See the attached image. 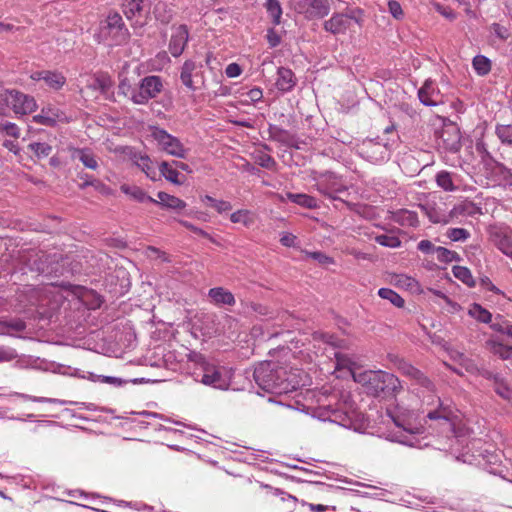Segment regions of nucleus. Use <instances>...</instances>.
<instances>
[{
	"label": "nucleus",
	"instance_id": "obj_32",
	"mask_svg": "<svg viewBox=\"0 0 512 512\" xmlns=\"http://www.w3.org/2000/svg\"><path fill=\"white\" fill-rule=\"evenodd\" d=\"M468 313L471 317L483 323H489L492 319L491 313L476 303L471 305Z\"/></svg>",
	"mask_w": 512,
	"mask_h": 512
},
{
	"label": "nucleus",
	"instance_id": "obj_41",
	"mask_svg": "<svg viewBox=\"0 0 512 512\" xmlns=\"http://www.w3.org/2000/svg\"><path fill=\"white\" fill-rule=\"evenodd\" d=\"M28 148L38 157H47L52 152L51 145L47 143L34 142L28 145Z\"/></svg>",
	"mask_w": 512,
	"mask_h": 512
},
{
	"label": "nucleus",
	"instance_id": "obj_19",
	"mask_svg": "<svg viewBox=\"0 0 512 512\" xmlns=\"http://www.w3.org/2000/svg\"><path fill=\"white\" fill-rule=\"evenodd\" d=\"M276 87L282 92L291 91L296 85V77L292 70L280 67L277 71Z\"/></svg>",
	"mask_w": 512,
	"mask_h": 512
},
{
	"label": "nucleus",
	"instance_id": "obj_60",
	"mask_svg": "<svg viewBox=\"0 0 512 512\" xmlns=\"http://www.w3.org/2000/svg\"><path fill=\"white\" fill-rule=\"evenodd\" d=\"M225 73L229 78L238 77L242 73L241 67L237 63H230L226 69Z\"/></svg>",
	"mask_w": 512,
	"mask_h": 512
},
{
	"label": "nucleus",
	"instance_id": "obj_40",
	"mask_svg": "<svg viewBox=\"0 0 512 512\" xmlns=\"http://www.w3.org/2000/svg\"><path fill=\"white\" fill-rule=\"evenodd\" d=\"M495 132L503 144L512 147V125H497Z\"/></svg>",
	"mask_w": 512,
	"mask_h": 512
},
{
	"label": "nucleus",
	"instance_id": "obj_33",
	"mask_svg": "<svg viewBox=\"0 0 512 512\" xmlns=\"http://www.w3.org/2000/svg\"><path fill=\"white\" fill-rule=\"evenodd\" d=\"M378 295L382 299H386V300L390 301L396 307L401 308L404 306V303H405L404 299L398 293L393 291L392 289L381 288L378 291Z\"/></svg>",
	"mask_w": 512,
	"mask_h": 512
},
{
	"label": "nucleus",
	"instance_id": "obj_59",
	"mask_svg": "<svg viewBox=\"0 0 512 512\" xmlns=\"http://www.w3.org/2000/svg\"><path fill=\"white\" fill-rule=\"evenodd\" d=\"M393 422L395 425L399 428H402L405 432H408L410 434L418 433L419 428L411 427L410 425H406L405 421L401 420L399 417L391 416Z\"/></svg>",
	"mask_w": 512,
	"mask_h": 512
},
{
	"label": "nucleus",
	"instance_id": "obj_64",
	"mask_svg": "<svg viewBox=\"0 0 512 512\" xmlns=\"http://www.w3.org/2000/svg\"><path fill=\"white\" fill-rule=\"evenodd\" d=\"M481 284H482L483 287H485L489 291H492V292H495V293H499L500 292L499 289L496 288V286L487 277L483 278L481 280Z\"/></svg>",
	"mask_w": 512,
	"mask_h": 512
},
{
	"label": "nucleus",
	"instance_id": "obj_39",
	"mask_svg": "<svg viewBox=\"0 0 512 512\" xmlns=\"http://www.w3.org/2000/svg\"><path fill=\"white\" fill-rule=\"evenodd\" d=\"M435 398H436V402L439 404V409H437L435 411L428 412L427 417L431 420H438V419L448 420L451 415V411L447 407H444L442 405L439 397H435ZM434 400L435 399L433 398L431 401V404L434 403Z\"/></svg>",
	"mask_w": 512,
	"mask_h": 512
},
{
	"label": "nucleus",
	"instance_id": "obj_55",
	"mask_svg": "<svg viewBox=\"0 0 512 512\" xmlns=\"http://www.w3.org/2000/svg\"><path fill=\"white\" fill-rule=\"evenodd\" d=\"M17 358V353L12 348L0 347V362H9Z\"/></svg>",
	"mask_w": 512,
	"mask_h": 512
},
{
	"label": "nucleus",
	"instance_id": "obj_57",
	"mask_svg": "<svg viewBox=\"0 0 512 512\" xmlns=\"http://www.w3.org/2000/svg\"><path fill=\"white\" fill-rule=\"evenodd\" d=\"M246 97L245 102H258L263 97V92L260 88H253L249 90L247 93L243 94Z\"/></svg>",
	"mask_w": 512,
	"mask_h": 512
},
{
	"label": "nucleus",
	"instance_id": "obj_8",
	"mask_svg": "<svg viewBox=\"0 0 512 512\" xmlns=\"http://www.w3.org/2000/svg\"><path fill=\"white\" fill-rule=\"evenodd\" d=\"M359 154L372 163H381L389 156V143L365 139L358 146Z\"/></svg>",
	"mask_w": 512,
	"mask_h": 512
},
{
	"label": "nucleus",
	"instance_id": "obj_5",
	"mask_svg": "<svg viewBox=\"0 0 512 512\" xmlns=\"http://www.w3.org/2000/svg\"><path fill=\"white\" fill-rule=\"evenodd\" d=\"M151 137L161 151L177 158H186L187 149L177 137L169 134L166 130L151 127Z\"/></svg>",
	"mask_w": 512,
	"mask_h": 512
},
{
	"label": "nucleus",
	"instance_id": "obj_13",
	"mask_svg": "<svg viewBox=\"0 0 512 512\" xmlns=\"http://www.w3.org/2000/svg\"><path fill=\"white\" fill-rule=\"evenodd\" d=\"M317 190L331 199H338L336 193L346 190L345 186L338 182L337 178L331 174L324 176L317 182Z\"/></svg>",
	"mask_w": 512,
	"mask_h": 512
},
{
	"label": "nucleus",
	"instance_id": "obj_37",
	"mask_svg": "<svg viewBox=\"0 0 512 512\" xmlns=\"http://www.w3.org/2000/svg\"><path fill=\"white\" fill-rule=\"evenodd\" d=\"M472 64H473L474 69L476 70V72L479 75H486L491 70V62H490V60L487 57L483 56V55L475 56L474 59H473Z\"/></svg>",
	"mask_w": 512,
	"mask_h": 512
},
{
	"label": "nucleus",
	"instance_id": "obj_44",
	"mask_svg": "<svg viewBox=\"0 0 512 512\" xmlns=\"http://www.w3.org/2000/svg\"><path fill=\"white\" fill-rule=\"evenodd\" d=\"M454 212L465 215H474L480 212L479 208L472 202H463L454 207Z\"/></svg>",
	"mask_w": 512,
	"mask_h": 512
},
{
	"label": "nucleus",
	"instance_id": "obj_2",
	"mask_svg": "<svg viewBox=\"0 0 512 512\" xmlns=\"http://www.w3.org/2000/svg\"><path fill=\"white\" fill-rule=\"evenodd\" d=\"M355 382L366 388L368 394L380 396L381 393H395L400 389L398 378L383 371H352Z\"/></svg>",
	"mask_w": 512,
	"mask_h": 512
},
{
	"label": "nucleus",
	"instance_id": "obj_24",
	"mask_svg": "<svg viewBox=\"0 0 512 512\" xmlns=\"http://www.w3.org/2000/svg\"><path fill=\"white\" fill-rule=\"evenodd\" d=\"M485 346L489 352L498 355L503 360L512 358V346L504 345L493 339L486 341Z\"/></svg>",
	"mask_w": 512,
	"mask_h": 512
},
{
	"label": "nucleus",
	"instance_id": "obj_35",
	"mask_svg": "<svg viewBox=\"0 0 512 512\" xmlns=\"http://www.w3.org/2000/svg\"><path fill=\"white\" fill-rule=\"evenodd\" d=\"M269 133H270V136L274 140H277L279 142H282V143H285L288 145L292 144V140H293L292 135L288 131H286L278 126H275V125L270 126Z\"/></svg>",
	"mask_w": 512,
	"mask_h": 512
},
{
	"label": "nucleus",
	"instance_id": "obj_23",
	"mask_svg": "<svg viewBox=\"0 0 512 512\" xmlns=\"http://www.w3.org/2000/svg\"><path fill=\"white\" fill-rule=\"evenodd\" d=\"M157 197H158V200H156L155 203H157L163 207H166L169 209H174V210H182L186 207V203L183 200H181L173 195H170L168 193L159 192L157 194Z\"/></svg>",
	"mask_w": 512,
	"mask_h": 512
},
{
	"label": "nucleus",
	"instance_id": "obj_48",
	"mask_svg": "<svg viewBox=\"0 0 512 512\" xmlns=\"http://www.w3.org/2000/svg\"><path fill=\"white\" fill-rule=\"evenodd\" d=\"M256 162L263 168L266 169H273L276 165L275 160L266 153H260L257 158Z\"/></svg>",
	"mask_w": 512,
	"mask_h": 512
},
{
	"label": "nucleus",
	"instance_id": "obj_50",
	"mask_svg": "<svg viewBox=\"0 0 512 512\" xmlns=\"http://www.w3.org/2000/svg\"><path fill=\"white\" fill-rule=\"evenodd\" d=\"M388 9H389V12L391 13V15L395 19H397V20L402 19L404 13H403L402 7L398 1L390 0L388 2Z\"/></svg>",
	"mask_w": 512,
	"mask_h": 512
},
{
	"label": "nucleus",
	"instance_id": "obj_56",
	"mask_svg": "<svg viewBox=\"0 0 512 512\" xmlns=\"http://www.w3.org/2000/svg\"><path fill=\"white\" fill-rule=\"evenodd\" d=\"M498 248L512 259V242L509 238L503 237L498 242Z\"/></svg>",
	"mask_w": 512,
	"mask_h": 512
},
{
	"label": "nucleus",
	"instance_id": "obj_58",
	"mask_svg": "<svg viewBox=\"0 0 512 512\" xmlns=\"http://www.w3.org/2000/svg\"><path fill=\"white\" fill-rule=\"evenodd\" d=\"M297 237L292 233L285 232L281 235L280 243L285 247H295Z\"/></svg>",
	"mask_w": 512,
	"mask_h": 512
},
{
	"label": "nucleus",
	"instance_id": "obj_27",
	"mask_svg": "<svg viewBox=\"0 0 512 512\" xmlns=\"http://www.w3.org/2000/svg\"><path fill=\"white\" fill-rule=\"evenodd\" d=\"M44 75L46 76L44 80L45 84L55 91L60 90L66 83L65 76L60 72L45 71Z\"/></svg>",
	"mask_w": 512,
	"mask_h": 512
},
{
	"label": "nucleus",
	"instance_id": "obj_26",
	"mask_svg": "<svg viewBox=\"0 0 512 512\" xmlns=\"http://www.w3.org/2000/svg\"><path fill=\"white\" fill-rule=\"evenodd\" d=\"M121 191L126 195L130 196L137 202H156V199L148 196L140 187L123 184L120 187Z\"/></svg>",
	"mask_w": 512,
	"mask_h": 512
},
{
	"label": "nucleus",
	"instance_id": "obj_12",
	"mask_svg": "<svg viewBox=\"0 0 512 512\" xmlns=\"http://www.w3.org/2000/svg\"><path fill=\"white\" fill-rule=\"evenodd\" d=\"M420 101L426 106H437L442 104L443 96L432 81H426L418 91Z\"/></svg>",
	"mask_w": 512,
	"mask_h": 512
},
{
	"label": "nucleus",
	"instance_id": "obj_1",
	"mask_svg": "<svg viewBox=\"0 0 512 512\" xmlns=\"http://www.w3.org/2000/svg\"><path fill=\"white\" fill-rule=\"evenodd\" d=\"M253 376L262 390L273 394H286L299 385L285 368L272 362L258 364Z\"/></svg>",
	"mask_w": 512,
	"mask_h": 512
},
{
	"label": "nucleus",
	"instance_id": "obj_38",
	"mask_svg": "<svg viewBox=\"0 0 512 512\" xmlns=\"http://www.w3.org/2000/svg\"><path fill=\"white\" fill-rule=\"evenodd\" d=\"M118 93L133 102V95L137 93V86H133L130 80L124 77L119 82Z\"/></svg>",
	"mask_w": 512,
	"mask_h": 512
},
{
	"label": "nucleus",
	"instance_id": "obj_9",
	"mask_svg": "<svg viewBox=\"0 0 512 512\" xmlns=\"http://www.w3.org/2000/svg\"><path fill=\"white\" fill-rule=\"evenodd\" d=\"M352 21H355L358 25L362 24L361 17L353 14L334 13L323 23V28L333 35L345 34L350 29Z\"/></svg>",
	"mask_w": 512,
	"mask_h": 512
},
{
	"label": "nucleus",
	"instance_id": "obj_45",
	"mask_svg": "<svg viewBox=\"0 0 512 512\" xmlns=\"http://www.w3.org/2000/svg\"><path fill=\"white\" fill-rule=\"evenodd\" d=\"M436 181L438 186H440L446 191H452L454 189L451 176L448 172L442 171L438 173L436 176Z\"/></svg>",
	"mask_w": 512,
	"mask_h": 512
},
{
	"label": "nucleus",
	"instance_id": "obj_10",
	"mask_svg": "<svg viewBox=\"0 0 512 512\" xmlns=\"http://www.w3.org/2000/svg\"><path fill=\"white\" fill-rule=\"evenodd\" d=\"M180 79L184 86L195 91L197 87L194 85V79L204 84L202 64H197L193 60H186L181 68Z\"/></svg>",
	"mask_w": 512,
	"mask_h": 512
},
{
	"label": "nucleus",
	"instance_id": "obj_63",
	"mask_svg": "<svg viewBox=\"0 0 512 512\" xmlns=\"http://www.w3.org/2000/svg\"><path fill=\"white\" fill-rule=\"evenodd\" d=\"M267 39L270 46L275 47L280 43V37L274 30H269L267 34Z\"/></svg>",
	"mask_w": 512,
	"mask_h": 512
},
{
	"label": "nucleus",
	"instance_id": "obj_47",
	"mask_svg": "<svg viewBox=\"0 0 512 512\" xmlns=\"http://www.w3.org/2000/svg\"><path fill=\"white\" fill-rule=\"evenodd\" d=\"M0 131L14 138H19L20 136V129L12 122H4L0 124Z\"/></svg>",
	"mask_w": 512,
	"mask_h": 512
},
{
	"label": "nucleus",
	"instance_id": "obj_51",
	"mask_svg": "<svg viewBox=\"0 0 512 512\" xmlns=\"http://www.w3.org/2000/svg\"><path fill=\"white\" fill-rule=\"evenodd\" d=\"M335 357H336V362H337L336 368L337 369L347 368L349 370L350 374L352 375V371H355L353 369L354 363L351 362L344 355L336 354Z\"/></svg>",
	"mask_w": 512,
	"mask_h": 512
},
{
	"label": "nucleus",
	"instance_id": "obj_61",
	"mask_svg": "<svg viewBox=\"0 0 512 512\" xmlns=\"http://www.w3.org/2000/svg\"><path fill=\"white\" fill-rule=\"evenodd\" d=\"M212 207H214L218 213H223L232 209L230 202L224 200H217Z\"/></svg>",
	"mask_w": 512,
	"mask_h": 512
},
{
	"label": "nucleus",
	"instance_id": "obj_54",
	"mask_svg": "<svg viewBox=\"0 0 512 512\" xmlns=\"http://www.w3.org/2000/svg\"><path fill=\"white\" fill-rule=\"evenodd\" d=\"M438 258L442 261L451 262L457 258V253L443 247L437 248Z\"/></svg>",
	"mask_w": 512,
	"mask_h": 512
},
{
	"label": "nucleus",
	"instance_id": "obj_15",
	"mask_svg": "<svg viewBox=\"0 0 512 512\" xmlns=\"http://www.w3.org/2000/svg\"><path fill=\"white\" fill-rule=\"evenodd\" d=\"M188 34V29L185 25H180L173 30L169 51L174 57L180 56L184 51L188 41Z\"/></svg>",
	"mask_w": 512,
	"mask_h": 512
},
{
	"label": "nucleus",
	"instance_id": "obj_31",
	"mask_svg": "<svg viewBox=\"0 0 512 512\" xmlns=\"http://www.w3.org/2000/svg\"><path fill=\"white\" fill-rule=\"evenodd\" d=\"M230 220H231L232 223H235V224L236 223H241L245 227H249L254 222L252 213L249 210H246V209H242V210H238V211L233 212L230 215Z\"/></svg>",
	"mask_w": 512,
	"mask_h": 512
},
{
	"label": "nucleus",
	"instance_id": "obj_6",
	"mask_svg": "<svg viewBox=\"0 0 512 512\" xmlns=\"http://www.w3.org/2000/svg\"><path fill=\"white\" fill-rule=\"evenodd\" d=\"M164 89L163 80L159 76L150 75L142 78L137 85V93L133 95V103L146 105L150 99L156 98Z\"/></svg>",
	"mask_w": 512,
	"mask_h": 512
},
{
	"label": "nucleus",
	"instance_id": "obj_7",
	"mask_svg": "<svg viewBox=\"0 0 512 512\" xmlns=\"http://www.w3.org/2000/svg\"><path fill=\"white\" fill-rule=\"evenodd\" d=\"M293 9L307 20L321 19L330 12L329 0H292Z\"/></svg>",
	"mask_w": 512,
	"mask_h": 512
},
{
	"label": "nucleus",
	"instance_id": "obj_14",
	"mask_svg": "<svg viewBox=\"0 0 512 512\" xmlns=\"http://www.w3.org/2000/svg\"><path fill=\"white\" fill-rule=\"evenodd\" d=\"M65 114L54 106L42 108L41 112L33 116V121L45 126H54L57 122L65 121Z\"/></svg>",
	"mask_w": 512,
	"mask_h": 512
},
{
	"label": "nucleus",
	"instance_id": "obj_28",
	"mask_svg": "<svg viewBox=\"0 0 512 512\" xmlns=\"http://www.w3.org/2000/svg\"><path fill=\"white\" fill-rule=\"evenodd\" d=\"M287 198L300 206H303L305 208L314 209L318 207L317 200L306 194H298V193H288Z\"/></svg>",
	"mask_w": 512,
	"mask_h": 512
},
{
	"label": "nucleus",
	"instance_id": "obj_16",
	"mask_svg": "<svg viewBox=\"0 0 512 512\" xmlns=\"http://www.w3.org/2000/svg\"><path fill=\"white\" fill-rule=\"evenodd\" d=\"M201 381L205 385L213 386L218 389H226L228 387V382L225 379L222 370L214 366H208L205 368Z\"/></svg>",
	"mask_w": 512,
	"mask_h": 512
},
{
	"label": "nucleus",
	"instance_id": "obj_30",
	"mask_svg": "<svg viewBox=\"0 0 512 512\" xmlns=\"http://www.w3.org/2000/svg\"><path fill=\"white\" fill-rule=\"evenodd\" d=\"M493 389L501 398L505 400L512 399V388L502 376L500 378H495Z\"/></svg>",
	"mask_w": 512,
	"mask_h": 512
},
{
	"label": "nucleus",
	"instance_id": "obj_20",
	"mask_svg": "<svg viewBox=\"0 0 512 512\" xmlns=\"http://www.w3.org/2000/svg\"><path fill=\"white\" fill-rule=\"evenodd\" d=\"M208 296L216 305L233 306L235 304L234 295L223 287L211 288L208 291Z\"/></svg>",
	"mask_w": 512,
	"mask_h": 512
},
{
	"label": "nucleus",
	"instance_id": "obj_52",
	"mask_svg": "<svg viewBox=\"0 0 512 512\" xmlns=\"http://www.w3.org/2000/svg\"><path fill=\"white\" fill-rule=\"evenodd\" d=\"M179 222L181 225H183L185 228L189 229L190 231L194 232L195 234L202 236L204 238H207L210 241L214 242L213 238L207 232L202 230L201 228L193 225L192 223H190L188 221L180 220Z\"/></svg>",
	"mask_w": 512,
	"mask_h": 512
},
{
	"label": "nucleus",
	"instance_id": "obj_62",
	"mask_svg": "<svg viewBox=\"0 0 512 512\" xmlns=\"http://www.w3.org/2000/svg\"><path fill=\"white\" fill-rule=\"evenodd\" d=\"M435 8L440 14H442L444 17L450 20H453L455 18V13L450 8L443 7L440 4H436Z\"/></svg>",
	"mask_w": 512,
	"mask_h": 512
},
{
	"label": "nucleus",
	"instance_id": "obj_34",
	"mask_svg": "<svg viewBox=\"0 0 512 512\" xmlns=\"http://www.w3.org/2000/svg\"><path fill=\"white\" fill-rule=\"evenodd\" d=\"M453 275L469 287L475 286V281L470 270L463 266H454Z\"/></svg>",
	"mask_w": 512,
	"mask_h": 512
},
{
	"label": "nucleus",
	"instance_id": "obj_18",
	"mask_svg": "<svg viewBox=\"0 0 512 512\" xmlns=\"http://www.w3.org/2000/svg\"><path fill=\"white\" fill-rule=\"evenodd\" d=\"M142 2L143 0H125L122 5L123 13L127 19L135 20V24L140 26L143 25V22L140 20L143 11Z\"/></svg>",
	"mask_w": 512,
	"mask_h": 512
},
{
	"label": "nucleus",
	"instance_id": "obj_36",
	"mask_svg": "<svg viewBox=\"0 0 512 512\" xmlns=\"http://www.w3.org/2000/svg\"><path fill=\"white\" fill-rule=\"evenodd\" d=\"M137 167H139L151 180H156V171L153 166V162L148 156H140L136 161Z\"/></svg>",
	"mask_w": 512,
	"mask_h": 512
},
{
	"label": "nucleus",
	"instance_id": "obj_49",
	"mask_svg": "<svg viewBox=\"0 0 512 512\" xmlns=\"http://www.w3.org/2000/svg\"><path fill=\"white\" fill-rule=\"evenodd\" d=\"M396 284L402 287H406L407 289L413 290L417 287V281L406 275H397L396 276Z\"/></svg>",
	"mask_w": 512,
	"mask_h": 512
},
{
	"label": "nucleus",
	"instance_id": "obj_29",
	"mask_svg": "<svg viewBox=\"0 0 512 512\" xmlns=\"http://www.w3.org/2000/svg\"><path fill=\"white\" fill-rule=\"evenodd\" d=\"M267 13L272 19L274 25L281 23L282 7L278 0H266L264 3Z\"/></svg>",
	"mask_w": 512,
	"mask_h": 512
},
{
	"label": "nucleus",
	"instance_id": "obj_17",
	"mask_svg": "<svg viewBox=\"0 0 512 512\" xmlns=\"http://www.w3.org/2000/svg\"><path fill=\"white\" fill-rule=\"evenodd\" d=\"M439 139L446 150L456 152L460 149V133L454 126L444 128L439 136Z\"/></svg>",
	"mask_w": 512,
	"mask_h": 512
},
{
	"label": "nucleus",
	"instance_id": "obj_53",
	"mask_svg": "<svg viewBox=\"0 0 512 512\" xmlns=\"http://www.w3.org/2000/svg\"><path fill=\"white\" fill-rule=\"evenodd\" d=\"M491 30L501 40H506L510 36V32H509L508 28H506L498 23H493L491 25Z\"/></svg>",
	"mask_w": 512,
	"mask_h": 512
},
{
	"label": "nucleus",
	"instance_id": "obj_11",
	"mask_svg": "<svg viewBox=\"0 0 512 512\" xmlns=\"http://www.w3.org/2000/svg\"><path fill=\"white\" fill-rule=\"evenodd\" d=\"M398 368L403 375L414 380L417 385H420L421 387L431 392L435 390L433 382L427 376H425L419 369L415 368L410 363L401 361L399 363Z\"/></svg>",
	"mask_w": 512,
	"mask_h": 512
},
{
	"label": "nucleus",
	"instance_id": "obj_21",
	"mask_svg": "<svg viewBox=\"0 0 512 512\" xmlns=\"http://www.w3.org/2000/svg\"><path fill=\"white\" fill-rule=\"evenodd\" d=\"M68 151L73 159H79L83 165L90 169H97L98 162L95 156L87 149H80L75 147H69Z\"/></svg>",
	"mask_w": 512,
	"mask_h": 512
},
{
	"label": "nucleus",
	"instance_id": "obj_43",
	"mask_svg": "<svg viewBox=\"0 0 512 512\" xmlns=\"http://www.w3.org/2000/svg\"><path fill=\"white\" fill-rule=\"evenodd\" d=\"M375 241L382 246L390 248L398 247L401 244V241L396 236L386 234L376 236Z\"/></svg>",
	"mask_w": 512,
	"mask_h": 512
},
{
	"label": "nucleus",
	"instance_id": "obj_4",
	"mask_svg": "<svg viewBox=\"0 0 512 512\" xmlns=\"http://www.w3.org/2000/svg\"><path fill=\"white\" fill-rule=\"evenodd\" d=\"M0 103L7 104L16 115L21 116L30 114L37 109V103L33 96L14 89L0 92Z\"/></svg>",
	"mask_w": 512,
	"mask_h": 512
},
{
	"label": "nucleus",
	"instance_id": "obj_3",
	"mask_svg": "<svg viewBox=\"0 0 512 512\" xmlns=\"http://www.w3.org/2000/svg\"><path fill=\"white\" fill-rule=\"evenodd\" d=\"M129 36L127 28L124 26L120 14L110 13L104 21L100 23L99 33L97 35L99 42L111 40L112 44L119 45L124 43Z\"/></svg>",
	"mask_w": 512,
	"mask_h": 512
},
{
	"label": "nucleus",
	"instance_id": "obj_42",
	"mask_svg": "<svg viewBox=\"0 0 512 512\" xmlns=\"http://www.w3.org/2000/svg\"><path fill=\"white\" fill-rule=\"evenodd\" d=\"M305 255L315 261H317L319 264L323 265V266H328V265H331V264H334V259L332 257H329L328 255L322 253V252H319V251H314V252H309V251H304Z\"/></svg>",
	"mask_w": 512,
	"mask_h": 512
},
{
	"label": "nucleus",
	"instance_id": "obj_46",
	"mask_svg": "<svg viewBox=\"0 0 512 512\" xmlns=\"http://www.w3.org/2000/svg\"><path fill=\"white\" fill-rule=\"evenodd\" d=\"M452 241H464L469 237V232L464 228H451L447 233Z\"/></svg>",
	"mask_w": 512,
	"mask_h": 512
},
{
	"label": "nucleus",
	"instance_id": "obj_22",
	"mask_svg": "<svg viewBox=\"0 0 512 512\" xmlns=\"http://www.w3.org/2000/svg\"><path fill=\"white\" fill-rule=\"evenodd\" d=\"M112 85L111 79L106 75H95L87 79L86 87L95 92L105 93Z\"/></svg>",
	"mask_w": 512,
	"mask_h": 512
},
{
	"label": "nucleus",
	"instance_id": "obj_25",
	"mask_svg": "<svg viewBox=\"0 0 512 512\" xmlns=\"http://www.w3.org/2000/svg\"><path fill=\"white\" fill-rule=\"evenodd\" d=\"M158 168H159L161 175L169 182L176 184V185L183 184V182H184L182 179L183 177H180V173L177 171L176 168H173L169 162L162 161L159 164Z\"/></svg>",
	"mask_w": 512,
	"mask_h": 512
}]
</instances>
